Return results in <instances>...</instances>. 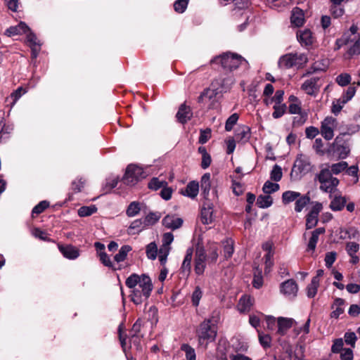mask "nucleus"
<instances>
[{
  "label": "nucleus",
  "mask_w": 360,
  "mask_h": 360,
  "mask_svg": "<svg viewBox=\"0 0 360 360\" xmlns=\"http://www.w3.org/2000/svg\"><path fill=\"white\" fill-rule=\"evenodd\" d=\"M297 38L300 44L304 45H312L314 43V37L309 29L299 30L297 32Z\"/></svg>",
  "instance_id": "6ab92c4d"
},
{
  "label": "nucleus",
  "mask_w": 360,
  "mask_h": 360,
  "mask_svg": "<svg viewBox=\"0 0 360 360\" xmlns=\"http://www.w3.org/2000/svg\"><path fill=\"white\" fill-rule=\"evenodd\" d=\"M32 233L34 237L38 238L41 239V240L47 241V242H53V243L54 242V240L53 239L48 237V234L46 232L41 230L39 228L34 229Z\"/></svg>",
  "instance_id": "13d9d810"
},
{
  "label": "nucleus",
  "mask_w": 360,
  "mask_h": 360,
  "mask_svg": "<svg viewBox=\"0 0 360 360\" xmlns=\"http://www.w3.org/2000/svg\"><path fill=\"white\" fill-rule=\"evenodd\" d=\"M336 120L332 117H326L321 122V134L326 140L330 141L333 138Z\"/></svg>",
  "instance_id": "9d476101"
},
{
  "label": "nucleus",
  "mask_w": 360,
  "mask_h": 360,
  "mask_svg": "<svg viewBox=\"0 0 360 360\" xmlns=\"http://www.w3.org/2000/svg\"><path fill=\"white\" fill-rule=\"evenodd\" d=\"M202 292L199 287H196L191 297L192 304L195 307H198L202 297Z\"/></svg>",
  "instance_id": "338daca9"
},
{
  "label": "nucleus",
  "mask_w": 360,
  "mask_h": 360,
  "mask_svg": "<svg viewBox=\"0 0 360 360\" xmlns=\"http://www.w3.org/2000/svg\"><path fill=\"white\" fill-rule=\"evenodd\" d=\"M58 248L63 256L70 260H75L80 255L79 249L71 244L57 243Z\"/></svg>",
  "instance_id": "f8f14e48"
},
{
  "label": "nucleus",
  "mask_w": 360,
  "mask_h": 360,
  "mask_svg": "<svg viewBox=\"0 0 360 360\" xmlns=\"http://www.w3.org/2000/svg\"><path fill=\"white\" fill-rule=\"evenodd\" d=\"M288 111L290 114H297L298 116L294 117L293 124L302 125L307 120V113L302 110L301 102L290 103Z\"/></svg>",
  "instance_id": "9b49d317"
},
{
  "label": "nucleus",
  "mask_w": 360,
  "mask_h": 360,
  "mask_svg": "<svg viewBox=\"0 0 360 360\" xmlns=\"http://www.w3.org/2000/svg\"><path fill=\"white\" fill-rule=\"evenodd\" d=\"M125 285L131 289L130 300L136 305L148 300L153 289L150 278L146 274H131L125 281Z\"/></svg>",
  "instance_id": "f257e3e1"
},
{
  "label": "nucleus",
  "mask_w": 360,
  "mask_h": 360,
  "mask_svg": "<svg viewBox=\"0 0 360 360\" xmlns=\"http://www.w3.org/2000/svg\"><path fill=\"white\" fill-rule=\"evenodd\" d=\"M211 175L210 173H205L201 178V190L206 198L210 193L211 188V181H210Z\"/></svg>",
  "instance_id": "393cba45"
},
{
  "label": "nucleus",
  "mask_w": 360,
  "mask_h": 360,
  "mask_svg": "<svg viewBox=\"0 0 360 360\" xmlns=\"http://www.w3.org/2000/svg\"><path fill=\"white\" fill-rule=\"evenodd\" d=\"M131 250V248L129 245H122L120 249L117 254H116L114 257V259L117 262H121L125 260L127 258V254Z\"/></svg>",
  "instance_id": "72a5a7b5"
},
{
  "label": "nucleus",
  "mask_w": 360,
  "mask_h": 360,
  "mask_svg": "<svg viewBox=\"0 0 360 360\" xmlns=\"http://www.w3.org/2000/svg\"><path fill=\"white\" fill-rule=\"evenodd\" d=\"M239 118V116L237 113L232 114L226 122L225 129L227 131H230L232 130L233 126L236 124Z\"/></svg>",
  "instance_id": "052dcab7"
},
{
  "label": "nucleus",
  "mask_w": 360,
  "mask_h": 360,
  "mask_svg": "<svg viewBox=\"0 0 360 360\" xmlns=\"http://www.w3.org/2000/svg\"><path fill=\"white\" fill-rule=\"evenodd\" d=\"M326 232V229L323 227H319L316 229L311 232V236L309 238L307 250L314 252L316 244L319 240V236L323 234Z\"/></svg>",
  "instance_id": "aec40b11"
},
{
  "label": "nucleus",
  "mask_w": 360,
  "mask_h": 360,
  "mask_svg": "<svg viewBox=\"0 0 360 360\" xmlns=\"http://www.w3.org/2000/svg\"><path fill=\"white\" fill-rule=\"evenodd\" d=\"M97 212V207L95 205L82 206L78 210V215L81 217L91 216Z\"/></svg>",
  "instance_id": "79ce46f5"
},
{
  "label": "nucleus",
  "mask_w": 360,
  "mask_h": 360,
  "mask_svg": "<svg viewBox=\"0 0 360 360\" xmlns=\"http://www.w3.org/2000/svg\"><path fill=\"white\" fill-rule=\"evenodd\" d=\"M319 285V279L318 277H313L307 287V295L309 297H314L316 295Z\"/></svg>",
  "instance_id": "7c9ffc66"
},
{
  "label": "nucleus",
  "mask_w": 360,
  "mask_h": 360,
  "mask_svg": "<svg viewBox=\"0 0 360 360\" xmlns=\"http://www.w3.org/2000/svg\"><path fill=\"white\" fill-rule=\"evenodd\" d=\"M305 22L304 11L295 7L292 10L290 16V23L292 26L300 27L304 25Z\"/></svg>",
  "instance_id": "dca6fc26"
},
{
  "label": "nucleus",
  "mask_w": 360,
  "mask_h": 360,
  "mask_svg": "<svg viewBox=\"0 0 360 360\" xmlns=\"http://www.w3.org/2000/svg\"><path fill=\"white\" fill-rule=\"evenodd\" d=\"M356 91V87L351 85L345 91H344L340 98L346 103H347L354 96Z\"/></svg>",
  "instance_id": "8fccbe9b"
},
{
  "label": "nucleus",
  "mask_w": 360,
  "mask_h": 360,
  "mask_svg": "<svg viewBox=\"0 0 360 360\" xmlns=\"http://www.w3.org/2000/svg\"><path fill=\"white\" fill-rule=\"evenodd\" d=\"M352 77L349 74L344 72L335 78L336 83L340 86H346L351 83Z\"/></svg>",
  "instance_id": "37998d69"
},
{
  "label": "nucleus",
  "mask_w": 360,
  "mask_h": 360,
  "mask_svg": "<svg viewBox=\"0 0 360 360\" xmlns=\"http://www.w3.org/2000/svg\"><path fill=\"white\" fill-rule=\"evenodd\" d=\"M300 196V193L293 191H287L284 192L282 195V201L285 205L289 204L295 200L297 198Z\"/></svg>",
  "instance_id": "473e14b6"
},
{
  "label": "nucleus",
  "mask_w": 360,
  "mask_h": 360,
  "mask_svg": "<svg viewBox=\"0 0 360 360\" xmlns=\"http://www.w3.org/2000/svg\"><path fill=\"white\" fill-rule=\"evenodd\" d=\"M318 217L317 215L308 213L306 217V229H311L316 226L318 223Z\"/></svg>",
  "instance_id": "4d7b16f0"
},
{
  "label": "nucleus",
  "mask_w": 360,
  "mask_h": 360,
  "mask_svg": "<svg viewBox=\"0 0 360 360\" xmlns=\"http://www.w3.org/2000/svg\"><path fill=\"white\" fill-rule=\"evenodd\" d=\"M193 117V112L190 108L185 104H181V124L190 120Z\"/></svg>",
  "instance_id": "49530a36"
},
{
  "label": "nucleus",
  "mask_w": 360,
  "mask_h": 360,
  "mask_svg": "<svg viewBox=\"0 0 360 360\" xmlns=\"http://www.w3.org/2000/svg\"><path fill=\"white\" fill-rule=\"evenodd\" d=\"M330 198H331V201L329 207L333 211L338 212L344 209L347 203L346 197L342 196L340 194H336L332 196L330 194Z\"/></svg>",
  "instance_id": "2eb2a0df"
},
{
  "label": "nucleus",
  "mask_w": 360,
  "mask_h": 360,
  "mask_svg": "<svg viewBox=\"0 0 360 360\" xmlns=\"http://www.w3.org/2000/svg\"><path fill=\"white\" fill-rule=\"evenodd\" d=\"M146 254L148 259L155 260L159 254V249L155 242H151L146 246Z\"/></svg>",
  "instance_id": "cd10ccee"
},
{
  "label": "nucleus",
  "mask_w": 360,
  "mask_h": 360,
  "mask_svg": "<svg viewBox=\"0 0 360 360\" xmlns=\"http://www.w3.org/2000/svg\"><path fill=\"white\" fill-rule=\"evenodd\" d=\"M245 62L241 56L232 53H223L211 60V63L219 64L225 72H229L238 69L243 63Z\"/></svg>",
  "instance_id": "7ed1b4c3"
},
{
  "label": "nucleus",
  "mask_w": 360,
  "mask_h": 360,
  "mask_svg": "<svg viewBox=\"0 0 360 360\" xmlns=\"http://www.w3.org/2000/svg\"><path fill=\"white\" fill-rule=\"evenodd\" d=\"M218 94H219V93L217 91L215 88L212 87V89H205L198 97V101L201 103H206L215 98Z\"/></svg>",
  "instance_id": "5701e85b"
},
{
  "label": "nucleus",
  "mask_w": 360,
  "mask_h": 360,
  "mask_svg": "<svg viewBox=\"0 0 360 360\" xmlns=\"http://www.w3.org/2000/svg\"><path fill=\"white\" fill-rule=\"evenodd\" d=\"M213 219V206L212 203L207 202L203 205L201 210V221L204 224H209Z\"/></svg>",
  "instance_id": "f3484780"
},
{
  "label": "nucleus",
  "mask_w": 360,
  "mask_h": 360,
  "mask_svg": "<svg viewBox=\"0 0 360 360\" xmlns=\"http://www.w3.org/2000/svg\"><path fill=\"white\" fill-rule=\"evenodd\" d=\"M141 211V203L136 201L131 202L127 207L126 214L129 217L137 215Z\"/></svg>",
  "instance_id": "e433bc0d"
},
{
  "label": "nucleus",
  "mask_w": 360,
  "mask_h": 360,
  "mask_svg": "<svg viewBox=\"0 0 360 360\" xmlns=\"http://www.w3.org/2000/svg\"><path fill=\"white\" fill-rule=\"evenodd\" d=\"M147 176L148 174L142 167L136 165L131 164L127 167L122 181L125 185L133 186L145 179Z\"/></svg>",
  "instance_id": "423d86ee"
},
{
  "label": "nucleus",
  "mask_w": 360,
  "mask_h": 360,
  "mask_svg": "<svg viewBox=\"0 0 360 360\" xmlns=\"http://www.w3.org/2000/svg\"><path fill=\"white\" fill-rule=\"evenodd\" d=\"M252 285L255 288L259 289L263 285V278L262 276V269L259 267H255L254 269V278Z\"/></svg>",
  "instance_id": "ea45409f"
},
{
  "label": "nucleus",
  "mask_w": 360,
  "mask_h": 360,
  "mask_svg": "<svg viewBox=\"0 0 360 360\" xmlns=\"http://www.w3.org/2000/svg\"><path fill=\"white\" fill-rule=\"evenodd\" d=\"M271 179L275 181H278L282 178V169L281 168L277 165H275L271 172Z\"/></svg>",
  "instance_id": "0e129e2a"
},
{
  "label": "nucleus",
  "mask_w": 360,
  "mask_h": 360,
  "mask_svg": "<svg viewBox=\"0 0 360 360\" xmlns=\"http://www.w3.org/2000/svg\"><path fill=\"white\" fill-rule=\"evenodd\" d=\"M345 300L342 298H335L331 306L333 311L330 315V318L338 319L341 314H342L345 311Z\"/></svg>",
  "instance_id": "a211bd4d"
},
{
  "label": "nucleus",
  "mask_w": 360,
  "mask_h": 360,
  "mask_svg": "<svg viewBox=\"0 0 360 360\" xmlns=\"http://www.w3.org/2000/svg\"><path fill=\"white\" fill-rule=\"evenodd\" d=\"M174 240V236L172 233H165L162 236V245L160 249L170 250V244Z\"/></svg>",
  "instance_id": "a18cd8bd"
},
{
  "label": "nucleus",
  "mask_w": 360,
  "mask_h": 360,
  "mask_svg": "<svg viewBox=\"0 0 360 360\" xmlns=\"http://www.w3.org/2000/svg\"><path fill=\"white\" fill-rule=\"evenodd\" d=\"M165 186H167V182L165 180H160L158 177L152 178L148 184V188L153 191H158Z\"/></svg>",
  "instance_id": "4c0bfd02"
},
{
  "label": "nucleus",
  "mask_w": 360,
  "mask_h": 360,
  "mask_svg": "<svg viewBox=\"0 0 360 360\" xmlns=\"http://www.w3.org/2000/svg\"><path fill=\"white\" fill-rule=\"evenodd\" d=\"M199 191V185L198 183L192 181L189 183L186 188L185 192L181 191V194L194 198L197 196Z\"/></svg>",
  "instance_id": "c85d7f7f"
},
{
  "label": "nucleus",
  "mask_w": 360,
  "mask_h": 360,
  "mask_svg": "<svg viewBox=\"0 0 360 360\" xmlns=\"http://www.w3.org/2000/svg\"><path fill=\"white\" fill-rule=\"evenodd\" d=\"M348 165L346 162L342 161L338 163L333 164L330 167V171L331 174H338L341 173L342 171L347 169Z\"/></svg>",
  "instance_id": "de8ad7c7"
},
{
  "label": "nucleus",
  "mask_w": 360,
  "mask_h": 360,
  "mask_svg": "<svg viewBox=\"0 0 360 360\" xmlns=\"http://www.w3.org/2000/svg\"><path fill=\"white\" fill-rule=\"evenodd\" d=\"M146 226L144 225V221L142 219H138L133 221L129 226V233L134 234L139 233L143 230Z\"/></svg>",
  "instance_id": "bb28decb"
},
{
  "label": "nucleus",
  "mask_w": 360,
  "mask_h": 360,
  "mask_svg": "<svg viewBox=\"0 0 360 360\" xmlns=\"http://www.w3.org/2000/svg\"><path fill=\"white\" fill-rule=\"evenodd\" d=\"M181 351L184 352L186 360H196V354L195 349L190 345H181Z\"/></svg>",
  "instance_id": "c03bdc74"
},
{
  "label": "nucleus",
  "mask_w": 360,
  "mask_h": 360,
  "mask_svg": "<svg viewBox=\"0 0 360 360\" xmlns=\"http://www.w3.org/2000/svg\"><path fill=\"white\" fill-rule=\"evenodd\" d=\"M212 130L210 128L201 129L200 131V136L198 142L201 144H205L211 138Z\"/></svg>",
  "instance_id": "e2e57ef3"
},
{
  "label": "nucleus",
  "mask_w": 360,
  "mask_h": 360,
  "mask_svg": "<svg viewBox=\"0 0 360 360\" xmlns=\"http://www.w3.org/2000/svg\"><path fill=\"white\" fill-rule=\"evenodd\" d=\"M330 11L335 18L341 17L345 13L344 8L340 5H332Z\"/></svg>",
  "instance_id": "774afa93"
},
{
  "label": "nucleus",
  "mask_w": 360,
  "mask_h": 360,
  "mask_svg": "<svg viewBox=\"0 0 360 360\" xmlns=\"http://www.w3.org/2000/svg\"><path fill=\"white\" fill-rule=\"evenodd\" d=\"M328 63L327 60H321L320 61H316L312 64V72H324L327 70Z\"/></svg>",
  "instance_id": "6e6d98bb"
},
{
  "label": "nucleus",
  "mask_w": 360,
  "mask_h": 360,
  "mask_svg": "<svg viewBox=\"0 0 360 360\" xmlns=\"http://www.w3.org/2000/svg\"><path fill=\"white\" fill-rule=\"evenodd\" d=\"M27 89L22 86H19L16 90L11 93L10 97L12 99V105H15L17 101L25 93Z\"/></svg>",
  "instance_id": "bf43d9fd"
},
{
  "label": "nucleus",
  "mask_w": 360,
  "mask_h": 360,
  "mask_svg": "<svg viewBox=\"0 0 360 360\" xmlns=\"http://www.w3.org/2000/svg\"><path fill=\"white\" fill-rule=\"evenodd\" d=\"M142 327V320L141 319H138L136 322L133 324L131 330L130 331L131 341L134 344L136 342L135 339L139 338V333L141 331V328Z\"/></svg>",
  "instance_id": "f704fd0d"
},
{
  "label": "nucleus",
  "mask_w": 360,
  "mask_h": 360,
  "mask_svg": "<svg viewBox=\"0 0 360 360\" xmlns=\"http://www.w3.org/2000/svg\"><path fill=\"white\" fill-rule=\"evenodd\" d=\"M217 334L216 326L210 324V321H204L200 323L198 330L199 345L206 349L210 342L215 340Z\"/></svg>",
  "instance_id": "20e7f679"
},
{
  "label": "nucleus",
  "mask_w": 360,
  "mask_h": 360,
  "mask_svg": "<svg viewBox=\"0 0 360 360\" xmlns=\"http://www.w3.org/2000/svg\"><path fill=\"white\" fill-rule=\"evenodd\" d=\"M162 224L168 229H176L180 227V218L167 215L162 219Z\"/></svg>",
  "instance_id": "b1692460"
},
{
  "label": "nucleus",
  "mask_w": 360,
  "mask_h": 360,
  "mask_svg": "<svg viewBox=\"0 0 360 360\" xmlns=\"http://www.w3.org/2000/svg\"><path fill=\"white\" fill-rule=\"evenodd\" d=\"M310 169L309 158L302 154L299 155L294 163L291 171V176L295 174L298 176L300 174L306 173Z\"/></svg>",
  "instance_id": "1a4fd4ad"
},
{
  "label": "nucleus",
  "mask_w": 360,
  "mask_h": 360,
  "mask_svg": "<svg viewBox=\"0 0 360 360\" xmlns=\"http://www.w3.org/2000/svg\"><path fill=\"white\" fill-rule=\"evenodd\" d=\"M292 319L280 317L278 319V333L284 335L287 330L292 326Z\"/></svg>",
  "instance_id": "412c9836"
},
{
  "label": "nucleus",
  "mask_w": 360,
  "mask_h": 360,
  "mask_svg": "<svg viewBox=\"0 0 360 360\" xmlns=\"http://www.w3.org/2000/svg\"><path fill=\"white\" fill-rule=\"evenodd\" d=\"M347 103L341 98L333 101L331 111L333 114L338 115Z\"/></svg>",
  "instance_id": "603ef678"
},
{
  "label": "nucleus",
  "mask_w": 360,
  "mask_h": 360,
  "mask_svg": "<svg viewBox=\"0 0 360 360\" xmlns=\"http://www.w3.org/2000/svg\"><path fill=\"white\" fill-rule=\"evenodd\" d=\"M273 203V199L269 195L258 196L256 205L260 208H267L270 207Z\"/></svg>",
  "instance_id": "2f4dec72"
},
{
  "label": "nucleus",
  "mask_w": 360,
  "mask_h": 360,
  "mask_svg": "<svg viewBox=\"0 0 360 360\" xmlns=\"http://www.w3.org/2000/svg\"><path fill=\"white\" fill-rule=\"evenodd\" d=\"M29 31V27L24 22H20L16 26H12L6 30V34L8 37L26 33Z\"/></svg>",
  "instance_id": "4be33fe9"
},
{
  "label": "nucleus",
  "mask_w": 360,
  "mask_h": 360,
  "mask_svg": "<svg viewBox=\"0 0 360 360\" xmlns=\"http://www.w3.org/2000/svg\"><path fill=\"white\" fill-rule=\"evenodd\" d=\"M235 83V78L232 74L226 76L221 75L214 79L211 84L212 88H215L219 94L229 91Z\"/></svg>",
  "instance_id": "6e6552de"
},
{
  "label": "nucleus",
  "mask_w": 360,
  "mask_h": 360,
  "mask_svg": "<svg viewBox=\"0 0 360 360\" xmlns=\"http://www.w3.org/2000/svg\"><path fill=\"white\" fill-rule=\"evenodd\" d=\"M286 110L285 104H275L272 116L275 119L281 117Z\"/></svg>",
  "instance_id": "864d4df0"
},
{
  "label": "nucleus",
  "mask_w": 360,
  "mask_h": 360,
  "mask_svg": "<svg viewBox=\"0 0 360 360\" xmlns=\"http://www.w3.org/2000/svg\"><path fill=\"white\" fill-rule=\"evenodd\" d=\"M161 217V213L156 212H150L148 214H147L143 219L144 221V225L147 226H153L156 222L159 221V219Z\"/></svg>",
  "instance_id": "c9c22d12"
},
{
  "label": "nucleus",
  "mask_w": 360,
  "mask_h": 360,
  "mask_svg": "<svg viewBox=\"0 0 360 360\" xmlns=\"http://www.w3.org/2000/svg\"><path fill=\"white\" fill-rule=\"evenodd\" d=\"M49 202L46 200L41 201L36 206H34L32 210V215L34 217V214H39L42 213L48 207Z\"/></svg>",
  "instance_id": "5fc2aeb1"
},
{
  "label": "nucleus",
  "mask_w": 360,
  "mask_h": 360,
  "mask_svg": "<svg viewBox=\"0 0 360 360\" xmlns=\"http://www.w3.org/2000/svg\"><path fill=\"white\" fill-rule=\"evenodd\" d=\"M281 292L289 298L296 297L298 287L296 282L292 279H289L281 284Z\"/></svg>",
  "instance_id": "4468645a"
},
{
  "label": "nucleus",
  "mask_w": 360,
  "mask_h": 360,
  "mask_svg": "<svg viewBox=\"0 0 360 360\" xmlns=\"http://www.w3.org/2000/svg\"><path fill=\"white\" fill-rule=\"evenodd\" d=\"M310 198L308 195H302L297 198L295 200V211L297 212H300L304 207L309 203Z\"/></svg>",
  "instance_id": "c756f323"
},
{
  "label": "nucleus",
  "mask_w": 360,
  "mask_h": 360,
  "mask_svg": "<svg viewBox=\"0 0 360 360\" xmlns=\"http://www.w3.org/2000/svg\"><path fill=\"white\" fill-rule=\"evenodd\" d=\"M259 341L264 348H269L271 347V338L269 335L259 333Z\"/></svg>",
  "instance_id": "69168bd1"
},
{
  "label": "nucleus",
  "mask_w": 360,
  "mask_h": 360,
  "mask_svg": "<svg viewBox=\"0 0 360 360\" xmlns=\"http://www.w3.org/2000/svg\"><path fill=\"white\" fill-rule=\"evenodd\" d=\"M118 178L108 179L106 180V183L103 188L104 193H108L112 189L115 188L118 184Z\"/></svg>",
  "instance_id": "680f3d73"
},
{
  "label": "nucleus",
  "mask_w": 360,
  "mask_h": 360,
  "mask_svg": "<svg viewBox=\"0 0 360 360\" xmlns=\"http://www.w3.org/2000/svg\"><path fill=\"white\" fill-rule=\"evenodd\" d=\"M319 77H311L305 80L301 85V89L307 95L316 96L320 90L321 86L318 84Z\"/></svg>",
  "instance_id": "ddd939ff"
},
{
  "label": "nucleus",
  "mask_w": 360,
  "mask_h": 360,
  "mask_svg": "<svg viewBox=\"0 0 360 360\" xmlns=\"http://www.w3.org/2000/svg\"><path fill=\"white\" fill-rule=\"evenodd\" d=\"M316 179L321 184L320 190L325 193H334L339 184V180L336 177L333 176L329 168L322 169L316 174Z\"/></svg>",
  "instance_id": "39448f33"
},
{
  "label": "nucleus",
  "mask_w": 360,
  "mask_h": 360,
  "mask_svg": "<svg viewBox=\"0 0 360 360\" xmlns=\"http://www.w3.org/2000/svg\"><path fill=\"white\" fill-rule=\"evenodd\" d=\"M234 251L233 242L229 239L224 243V253L226 259L230 258Z\"/></svg>",
  "instance_id": "3c124183"
},
{
  "label": "nucleus",
  "mask_w": 360,
  "mask_h": 360,
  "mask_svg": "<svg viewBox=\"0 0 360 360\" xmlns=\"http://www.w3.org/2000/svg\"><path fill=\"white\" fill-rule=\"evenodd\" d=\"M85 179L82 177L77 178L72 181L70 189L72 193H77L82 191L85 184Z\"/></svg>",
  "instance_id": "a19ab883"
},
{
  "label": "nucleus",
  "mask_w": 360,
  "mask_h": 360,
  "mask_svg": "<svg viewBox=\"0 0 360 360\" xmlns=\"http://www.w3.org/2000/svg\"><path fill=\"white\" fill-rule=\"evenodd\" d=\"M278 189L279 185L277 183H273L269 181H266L262 188L264 193L268 195L278 191Z\"/></svg>",
  "instance_id": "09e8293b"
},
{
  "label": "nucleus",
  "mask_w": 360,
  "mask_h": 360,
  "mask_svg": "<svg viewBox=\"0 0 360 360\" xmlns=\"http://www.w3.org/2000/svg\"><path fill=\"white\" fill-rule=\"evenodd\" d=\"M308 60L307 54L304 53H288L280 58L278 65L280 67L285 68L292 67L301 68L304 66Z\"/></svg>",
  "instance_id": "0eeeda50"
},
{
  "label": "nucleus",
  "mask_w": 360,
  "mask_h": 360,
  "mask_svg": "<svg viewBox=\"0 0 360 360\" xmlns=\"http://www.w3.org/2000/svg\"><path fill=\"white\" fill-rule=\"evenodd\" d=\"M98 257L101 262L108 268H110L112 271H117V268L112 262L110 260L109 256L105 252H101L98 253Z\"/></svg>",
  "instance_id": "58836bf2"
},
{
  "label": "nucleus",
  "mask_w": 360,
  "mask_h": 360,
  "mask_svg": "<svg viewBox=\"0 0 360 360\" xmlns=\"http://www.w3.org/2000/svg\"><path fill=\"white\" fill-rule=\"evenodd\" d=\"M219 245L216 243H211L205 250L202 246H198L195 258V271L198 275L203 274L206 263L208 264H215L219 257Z\"/></svg>",
  "instance_id": "f03ea898"
},
{
  "label": "nucleus",
  "mask_w": 360,
  "mask_h": 360,
  "mask_svg": "<svg viewBox=\"0 0 360 360\" xmlns=\"http://www.w3.org/2000/svg\"><path fill=\"white\" fill-rule=\"evenodd\" d=\"M252 299L250 296L243 295L239 300L238 309L240 312H246L250 309L252 306Z\"/></svg>",
  "instance_id": "a878e982"
}]
</instances>
